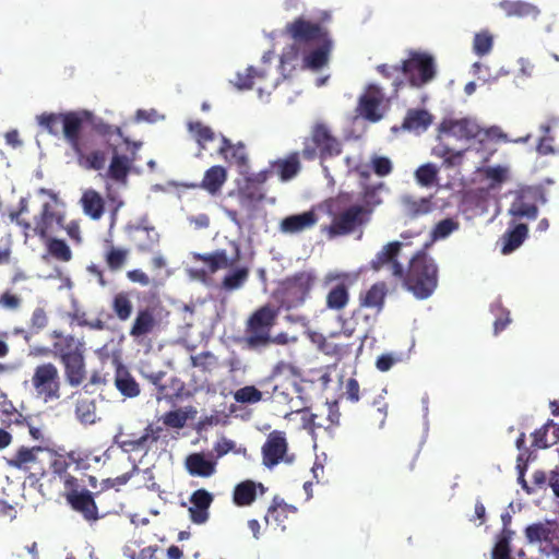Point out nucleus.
<instances>
[{"instance_id": "0eeeda50", "label": "nucleus", "mask_w": 559, "mask_h": 559, "mask_svg": "<svg viewBox=\"0 0 559 559\" xmlns=\"http://www.w3.org/2000/svg\"><path fill=\"white\" fill-rule=\"evenodd\" d=\"M31 385L37 399L47 402L61 397V377L58 367L46 361L37 365L31 377Z\"/></svg>"}, {"instance_id": "de8ad7c7", "label": "nucleus", "mask_w": 559, "mask_h": 559, "mask_svg": "<svg viewBox=\"0 0 559 559\" xmlns=\"http://www.w3.org/2000/svg\"><path fill=\"white\" fill-rule=\"evenodd\" d=\"M111 308L120 321H127L131 317L133 310L129 295L123 292L115 295Z\"/></svg>"}, {"instance_id": "7ed1b4c3", "label": "nucleus", "mask_w": 559, "mask_h": 559, "mask_svg": "<svg viewBox=\"0 0 559 559\" xmlns=\"http://www.w3.org/2000/svg\"><path fill=\"white\" fill-rule=\"evenodd\" d=\"M147 379L156 388L158 404L166 402L170 408L145 428L139 440L133 441V448H150L153 442L165 438L169 428H175V374L159 370L147 374Z\"/></svg>"}, {"instance_id": "393cba45", "label": "nucleus", "mask_w": 559, "mask_h": 559, "mask_svg": "<svg viewBox=\"0 0 559 559\" xmlns=\"http://www.w3.org/2000/svg\"><path fill=\"white\" fill-rule=\"evenodd\" d=\"M115 386L120 394L128 399H133L140 395V384L136 382L134 377L131 374L129 369L119 360H115Z\"/></svg>"}, {"instance_id": "4be33fe9", "label": "nucleus", "mask_w": 559, "mask_h": 559, "mask_svg": "<svg viewBox=\"0 0 559 559\" xmlns=\"http://www.w3.org/2000/svg\"><path fill=\"white\" fill-rule=\"evenodd\" d=\"M67 383L71 388L80 386L86 379V364L84 353L60 360Z\"/></svg>"}, {"instance_id": "dca6fc26", "label": "nucleus", "mask_w": 559, "mask_h": 559, "mask_svg": "<svg viewBox=\"0 0 559 559\" xmlns=\"http://www.w3.org/2000/svg\"><path fill=\"white\" fill-rule=\"evenodd\" d=\"M263 464L267 468H273L281 462L292 463L294 456L287 454V442L285 433L282 431H273L269 435L262 447Z\"/></svg>"}, {"instance_id": "2eb2a0df", "label": "nucleus", "mask_w": 559, "mask_h": 559, "mask_svg": "<svg viewBox=\"0 0 559 559\" xmlns=\"http://www.w3.org/2000/svg\"><path fill=\"white\" fill-rule=\"evenodd\" d=\"M93 135H96L102 142H105L108 145V156L111 155L106 177L114 180L117 183L126 185L135 158L129 157L128 155L119 154L117 152L116 145L109 142L111 135L103 138L97 135L95 132L93 133ZM109 157H107V159Z\"/></svg>"}, {"instance_id": "a19ab883", "label": "nucleus", "mask_w": 559, "mask_h": 559, "mask_svg": "<svg viewBox=\"0 0 559 559\" xmlns=\"http://www.w3.org/2000/svg\"><path fill=\"white\" fill-rule=\"evenodd\" d=\"M386 295V286L384 283H377L372 285L367 293L361 297V306L368 308H377L378 311L382 309L384 297Z\"/></svg>"}, {"instance_id": "9b49d317", "label": "nucleus", "mask_w": 559, "mask_h": 559, "mask_svg": "<svg viewBox=\"0 0 559 559\" xmlns=\"http://www.w3.org/2000/svg\"><path fill=\"white\" fill-rule=\"evenodd\" d=\"M275 318L276 311L269 306L258 309L250 317L247 326V342L250 346L258 347L269 343Z\"/></svg>"}, {"instance_id": "f257e3e1", "label": "nucleus", "mask_w": 559, "mask_h": 559, "mask_svg": "<svg viewBox=\"0 0 559 559\" xmlns=\"http://www.w3.org/2000/svg\"><path fill=\"white\" fill-rule=\"evenodd\" d=\"M38 123L52 135L63 134L72 150L76 164L85 170H103L107 165L108 145L96 135H121V128L105 122L90 110H73L60 114H41Z\"/></svg>"}, {"instance_id": "e433bc0d", "label": "nucleus", "mask_w": 559, "mask_h": 559, "mask_svg": "<svg viewBox=\"0 0 559 559\" xmlns=\"http://www.w3.org/2000/svg\"><path fill=\"white\" fill-rule=\"evenodd\" d=\"M155 323V318L150 309L140 310L130 329V335L135 338L144 336L154 330Z\"/></svg>"}, {"instance_id": "c9c22d12", "label": "nucleus", "mask_w": 559, "mask_h": 559, "mask_svg": "<svg viewBox=\"0 0 559 559\" xmlns=\"http://www.w3.org/2000/svg\"><path fill=\"white\" fill-rule=\"evenodd\" d=\"M219 154L229 163L243 166L247 163V153L242 144L233 145L225 136L221 139Z\"/></svg>"}, {"instance_id": "2f4dec72", "label": "nucleus", "mask_w": 559, "mask_h": 559, "mask_svg": "<svg viewBox=\"0 0 559 559\" xmlns=\"http://www.w3.org/2000/svg\"><path fill=\"white\" fill-rule=\"evenodd\" d=\"M81 204L84 213L93 219H99L105 212L104 199L93 189L84 191L81 198Z\"/></svg>"}, {"instance_id": "052dcab7", "label": "nucleus", "mask_w": 559, "mask_h": 559, "mask_svg": "<svg viewBox=\"0 0 559 559\" xmlns=\"http://www.w3.org/2000/svg\"><path fill=\"white\" fill-rule=\"evenodd\" d=\"M188 129L202 148H205L206 144L212 142L215 138L212 129L203 126L200 122H189Z\"/></svg>"}, {"instance_id": "774afa93", "label": "nucleus", "mask_w": 559, "mask_h": 559, "mask_svg": "<svg viewBox=\"0 0 559 559\" xmlns=\"http://www.w3.org/2000/svg\"><path fill=\"white\" fill-rule=\"evenodd\" d=\"M373 171L380 176H388L392 171V162L384 156L373 155L370 159Z\"/></svg>"}, {"instance_id": "8fccbe9b", "label": "nucleus", "mask_w": 559, "mask_h": 559, "mask_svg": "<svg viewBox=\"0 0 559 559\" xmlns=\"http://www.w3.org/2000/svg\"><path fill=\"white\" fill-rule=\"evenodd\" d=\"M525 537L530 544L550 542L551 530L548 524L534 523L525 528Z\"/></svg>"}, {"instance_id": "13d9d810", "label": "nucleus", "mask_w": 559, "mask_h": 559, "mask_svg": "<svg viewBox=\"0 0 559 559\" xmlns=\"http://www.w3.org/2000/svg\"><path fill=\"white\" fill-rule=\"evenodd\" d=\"M128 258V250L123 248H117L114 246H109L105 253V261L109 270L118 271L120 270Z\"/></svg>"}, {"instance_id": "aec40b11", "label": "nucleus", "mask_w": 559, "mask_h": 559, "mask_svg": "<svg viewBox=\"0 0 559 559\" xmlns=\"http://www.w3.org/2000/svg\"><path fill=\"white\" fill-rule=\"evenodd\" d=\"M99 495L100 491L93 493L88 490H84V492H80L79 495H72L71 498L66 501L71 509L80 513L85 521L96 522L100 516L98 514L95 497Z\"/></svg>"}, {"instance_id": "49530a36", "label": "nucleus", "mask_w": 559, "mask_h": 559, "mask_svg": "<svg viewBox=\"0 0 559 559\" xmlns=\"http://www.w3.org/2000/svg\"><path fill=\"white\" fill-rule=\"evenodd\" d=\"M438 174L439 168L432 163H427L417 168L415 179L419 186L429 188L437 183Z\"/></svg>"}, {"instance_id": "680f3d73", "label": "nucleus", "mask_w": 559, "mask_h": 559, "mask_svg": "<svg viewBox=\"0 0 559 559\" xmlns=\"http://www.w3.org/2000/svg\"><path fill=\"white\" fill-rule=\"evenodd\" d=\"M234 400L241 404H255L263 400V393L253 385H247L234 393Z\"/></svg>"}, {"instance_id": "6e6552de", "label": "nucleus", "mask_w": 559, "mask_h": 559, "mask_svg": "<svg viewBox=\"0 0 559 559\" xmlns=\"http://www.w3.org/2000/svg\"><path fill=\"white\" fill-rule=\"evenodd\" d=\"M325 159L336 156L341 153V143L334 138L329 128L321 122L313 126L311 136L305 141L302 154L308 159H313L318 155Z\"/></svg>"}, {"instance_id": "864d4df0", "label": "nucleus", "mask_w": 559, "mask_h": 559, "mask_svg": "<svg viewBox=\"0 0 559 559\" xmlns=\"http://www.w3.org/2000/svg\"><path fill=\"white\" fill-rule=\"evenodd\" d=\"M432 154L442 158L445 166L456 167L463 162L464 151H453L445 145H438L432 150Z\"/></svg>"}, {"instance_id": "6e6d98bb", "label": "nucleus", "mask_w": 559, "mask_h": 559, "mask_svg": "<svg viewBox=\"0 0 559 559\" xmlns=\"http://www.w3.org/2000/svg\"><path fill=\"white\" fill-rule=\"evenodd\" d=\"M248 275L247 267H236L225 275L222 286L226 290L238 289L246 283Z\"/></svg>"}, {"instance_id": "338daca9", "label": "nucleus", "mask_w": 559, "mask_h": 559, "mask_svg": "<svg viewBox=\"0 0 559 559\" xmlns=\"http://www.w3.org/2000/svg\"><path fill=\"white\" fill-rule=\"evenodd\" d=\"M23 299L12 290L7 289L0 294V308L8 311H17L22 307Z\"/></svg>"}, {"instance_id": "58836bf2", "label": "nucleus", "mask_w": 559, "mask_h": 559, "mask_svg": "<svg viewBox=\"0 0 559 559\" xmlns=\"http://www.w3.org/2000/svg\"><path fill=\"white\" fill-rule=\"evenodd\" d=\"M75 417L83 425L96 423V402L93 399L79 397L75 403Z\"/></svg>"}, {"instance_id": "f03ea898", "label": "nucleus", "mask_w": 559, "mask_h": 559, "mask_svg": "<svg viewBox=\"0 0 559 559\" xmlns=\"http://www.w3.org/2000/svg\"><path fill=\"white\" fill-rule=\"evenodd\" d=\"M286 32L294 39V44L285 49L281 57V71L286 80L302 55V66L306 69L319 70L329 62L333 41L328 32L319 24L304 17L287 24Z\"/></svg>"}, {"instance_id": "20e7f679", "label": "nucleus", "mask_w": 559, "mask_h": 559, "mask_svg": "<svg viewBox=\"0 0 559 559\" xmlns=\"http://www.w3.org/2000/svg\"><path fill=\"white\" fill-rule=\"evenodd\" d=\"M438 273L436 261L425 253H418L411 260L405 285L416 298L427 299L438 286Z\"/></svg>"}, {"instance_id": "5701e85b", "label": "nucleus", "mask_w": 559, "mask_h": 559, "mask_svg": "<svg viewBox=\"0 0 559 559\" xmlns=\"http://www.w3.org/2000/svg\"><path fill=\"white\" fill-rule=\"evenodd\" d=\"M313 276L311 273L302 272L287 280L285 290L290 302L294 305L305 300L313 285Z\"/></svg>"}, {"instance_id": "f8f14e48", "label": "nucleus", "mask_w": 559, "mask_h": 559, "mask_svg": "<svg viewBox=\"0 0 559 559\" xmlns=\"http://www.w3.org/2000/svg\"><path fill=\"white\" fill-rule=\"evenodd\" d=\"M63 223L64 214L58 211L55 204L45 202L40 212L34 216L31 236H37L43 240L48 239L50 235L63 227Z\"/></svg>"}, {"instance_id": "37998d69", "label": "nucleus", "mask_w": 559, "mask_h": 559, "mask_svg": "<svg viewBox=\"0 0 559 559\" xmlns=\"http://www.w3.org/2000/svg\"><path fill=\"white\" fill-rule=\"evenodd\" d=\"M299 168L300 165L296 154L278 160L273 165V170L278 175L282 181L290 180L297 175Z\"/></svg>"}, {"instance_id": "6ab92c4d", "label": "nucleus", "mask_w": 559, "mask_h": 559, "mask_svg": "<svg viewBox=\"0 0 559 559\" xmlns=\"http://www.w3.org/2000/svg\"><path fill=\"white\" fill-rule=\"evenodd\" d=\"M538 191L535 189H523L516 193L512 202L509 214L516 218L535 219L538 215V209L535 204V199Z\"/></svg>"}, {"instance_id": "f3484780", "label": "nucleus", "mask_w": 559, "mask_h": 559, "mask_svg": "<svg viewBox=\"0 0 559 559\" xmlns=\"http://www.w3.org/2000/svg\"><path fill=\"white\" fill-rule=\"evenodd\" d=\"M402 246V241H393L385 245L370 262L372 270L380 271L386 266L393 276L403 278V266L395 260Z\"/></svg>"}, {"instance_id": "4468645a", "label": "nucleus", "mask_w": 559, "mask_h": 559, "mask_svg": "<svg viewBox=\"0 0 559 559\" xmlns=\"http://www.w3.org/2000/svg\"><path fill=\"white\" fill-rule=\"evenodd\" d=\"M385 109V97L382 91L377 85H368L359 97L358 114L369 121L377 122L382 119Z\"/></svg>"}, {"instance_id": "0e129e2a", "label": "nucleus", "mask_w": 559, "mask_h": 559, "mask_svg": "<svg viewBox=\"0 0 559 559\" xmlns=\"http://www.w3.org/2000/svg\"><path fill=\"white\" fill-rule=\"evenodd\" d=\"M141 469L135 465L131 464V469L123 473L115 478H106L100 483V491L108 490L110 488H119L126 485L134 475H139Z\"/></svg>"}, {"instance_id": "a878e982", "label": "nucleus", "mask_w": 559, "mask_h": 559, "mask_svg": "<svg viewBox=\"0 0 559 559\" xmlns=\"http://www.w3.org/2000/svg\"><path fill=\"white\" fill-rule=\"evenodd\" d=\"M264 495L266 489L261 483L253 480H243L239 483L233 493L234 503L238 507H246L253 503L257 498V493Z\"/></svg>"}, {"instance_id": "1a4fd4ad", "label": "nucleus", "mask_w": 559, "mask_h": 559, "mask_svg": "<svg viewBox=\"0 0 559 559\" xmlns=\"http://www.w3.org/2000/svg\"><path fill=\"white\" fill-rule=\"evenodd\" d=\"M46 453H49V450L44 447L22 445L7 459V465L11 468L23 471L34 476H43L46 472L43 455Z\"/></svg>"}, {"instance_id": "473e14b6", "label": "nucleus", "mask_w": 559, "mask_h": 559, "mask_svg": "<svg viewBox=\"0 0 559 559\" xmlns=\"http://www.w3.org/2000/svg\"><path fill=\"white\" fill-rule=\"evenodd\" d=\"M267 73L263 70H257L254 67H248L245 72H238L231 84L239 91L250 90L258 84L259 81L266 80Z\"/></svg>"}, {"instance_id": "c03bdc74", "label": "nucleus", "mask_w": 559, "mask_h": 559, "mask_svg": "<svg viewBox=\"0 0 559 559\" xmlns=\"http://www.w3.org/2000/svg\"><path fill=\"white\" fill-rule=\"evenodd\" d=\"M514 532L510 528H503L501 533L497 536V540L495 547L492 549V559H511L510 556V543Z\"/></svg>"}, {"instance_id": "c85d7f7f", "label": "nucleus", "mask_w": 559, "mask_h": 559, "mask_svg": "<svg viewBox=\"0 0 559 559\" xmlns=\"http://www.w3.org/2000/svg\"><path fill=\"white\" fill-rule=\"evenodd\" d=\"M226 180V169L223 166H212L205 171L200 187L207 191L210 194L216 195L221 192V189Z\"/></svg>"}, {"instance_id": "a211bd4d", "label": "nucleus", "mask_w": 559, "mask_h": 559, "mask_svg": "<svg viewBox=\"0 0 559 559\" xmlns=\"http://www.w3.org/2000/svg\"><path fill=\"white\" fill-rule=\"evenodd\" d=\"M185 467L193 477L209 478L216 473L217 460L211 452H195L186 457Z\"/></svg>"}, {"instance_id": "a18cd8bd", "label": "nucleus", "mask_w": 559, "mask_h": 559, "mask_svg": "<svg viewBox=\"0 0 559 559\" xmlns=\"http://www.w3.org/2000/svg\"><path fill=\"white\" fill-rule=\"evenodd\" d=\"M45 241L49 254L56 260L69 262L72 259V251L64 240L49 237Z\"/></svg>"}, {"instance_id": "ea45409f", "label": "nucleus", "mask_w": 559, "mask_h": 559, "mask_svg": "<svg viewBox=\"0 0 559 559\" xmlns=\"http://www.w3.org/2000/svg\"><path fill=\"white\" fill-rule=\"evenodd\" d=\"M0 420L5 427L23 426L26 423V418L8 400L0 402Z\"/></svg>"}, {"instance_id": "9d476101", "label": "nucleus", "mask_w": 559, "mask_h": 559, "mask_svg": "<svg viewBox=\"0 0 559 559\" xmlns=\"http://www.w3.org/2000/svg\"><path fill=\"white\" fill-rule=\"evenodd\" d=\"M402 70L413 86L427 84L436 74L432 56L418 51L409 52L408 58L403 61Z\"/></svg>"}, {"instance_id": "4d7b16f0", "label": "nucleus", "mask_w": 559, "mask_h": 559, "mask_svg": "<svg viewBox=\"0 0 559 559\" xmlns=\"http://www.w3.org/2000/svg\"><path fill=\"white\" fill-rule=\"evenodd\" d=\"M460 223L455 218H444L440 221L431 230V239L433 241L447 239L451 234L456 231Z\"/></svg>"}, {"instance_id": "cd10ccee", "label": "nucleus", "mask_w": 559, "mask_h": 559, "mask_svg": "<svg viewBox=\"0 0 559 559\" xmlns=\"http://www.w3.org/2000/svg\"><path fill=\"white\" fill-rule=\"evenodd\" d=\"M131 239L139 251L151 252L158 246L159 234L153 227H136L131 231Z\"/></svg>"}, {"instance_id": "3c124183", "label": "nucleus", "mask_w": 559, "mask_h": 559, "mask_svg": "<svg viewBox=\"0 0 559 559\" xmlns=\"http://www.w3.org/2000/svg\"><path fill=\"white\" fill-rule=\"evenodd\" d=\"M49 314L45 307L37 306L33 309L31 317L27 321V325L34 335L39 334L43 330L48 326Z\"/></svg>"}, {"instance_id": "bb28decb", "label": "nucleus", "mask_w": 559, "mask_h": 559, "mask_svg": "<svg viewBox=\"0 0 559 559\" xmlns=\"http://www.w3.org/2000/svg\"><path fill=\"white\" fill-rule=\"evenodd\" d=\"M499 7L507 16L532 17L536 20L540 14L537 5L522 0H503L499 3Z\"/></svg>"}, {"instance_id": "ddd939ff", "label": "nucleus", "mask_w": 559, "mask_h": 559, "mask_svg": "<svg viewBox=\"0 0 559 559\" xmlns=\"http://www.w3.org/2000/svg\"><path fill=\"white\" fill-rule=\"evenodd\" d=\"M439 139L443 136H451L459 141L471 140L478 138L484 130L472 118H445L438 127Z\"/></svg>"}, {"instance_id": "79ce46f5", "label": "nucleus", "mask_w": 559, "mask_h": 559, "mask_svg": "<svg viewBox=\"0 0 559 559\" xmlns=\"http://www.w3.org/2000/svg\"><path fill=\"white\" fill-rule=\"evenodd\" d=\"M237 197L240 206L247 212L251 213L255 205L262 200L263 193L259 188L247 185L246 187L239 189Z\"/></svg>"}, {"instance_id": "b1692460", "label": "nucleus", "mask_w": 559, "mask_h": 559, "mask_svg": "<svg viewBox=\"0 0 559 559\" xmlns=\"http://www.w3.org/2000/svg\"><path fill=\"white\" fill-rule=\"evenodd\" d=\"M213 502V496L205 489L195 490L190 497L188 508L190 519L195 524H203L209 519V509Z\"/></svg>"}, {"instance_id": "423d86ee", "label": "nucleus", "mask_w": 559, "mask_h": 559, "mask_svg": "<svg viewBox=\"0 0 559 559\" xmlns=\"http://www.w3.org/2000/svg\"><path fill=\"white\" fill-rule=\"evenodd\" d=\"M358 278L359 272L329 271L322 280V286L329 288L325 298L326 308L334 311L345 309L349 302L348 289Z\"/></svg>"}, {"instance_id": "72a5a7b5", "label": "nucleus", "mask_w": 559, "mask_h": 559, "mask_svg": "<svg viewBox=\"0 0 559 559\" xmlns=\"http://www.w3.org/2000/svg\"><path fill=\"white\" fill-rule=\"evenodd\" d=\"M534 445L540 449L548 448L559 442V424L549 420L540 429L534 432Z\"/></svg>"}, {"instance_id": "f704fd0d", "label": "nucleus", "mask_w": 559, "mask_h": 559, "mask_svg": "<svg viewBox=\"0 0 559 559\" xmlns=\"http://www.w3.org/2000/svg\"><path fill=\"white\" fill-rule=\"evenodd\" d=\"M404 212L413 217L425 215L433 210L431 198H415L412 195H404L402 198Z\"/></svg>"}, {"instance_id": "4c0bfd02", "label": "nucleus", "mask_w": 559, "mask_h": 559, "mask_svg": "<svg viewBox=\"0 0 559 559\" xmlns=\"http://www.w3.org/2000/svg\"><path fill=\"white\" fill-rule=\"evenodd\" d=\"M527 226L518 224L513 229L509 230L502 238V253L509 254L518 249L527 237Z\"/></svg>"}, {"instance_id": "603ef678", "label": "nucleus", "mask_w": 559, "mask_h": 559, "mask_svg": "<svg viewBox=\"0 0 559 559\" xmlns=\"http://www.w3.org/2000/svg\"><path fill=\"white\" fill-rule=\"evenodd\" d=\"M52 459L50 461V467L52 469V473L58 475L59 477L63 478L66 475H68V468L70 467L71 463L78 462L75 459V453L70 452L68 455L57 454V453H49Z\"/></svg>"}, {"instance_id": "09e8293b", "label": "nucleus", "mask_w": 559, "mask_h": 559, "mask_svg": "<svg viewBox=\"0 0 559 559\" xmlns=\"http://www.w3.org/2000/svg\"><path fill=\"white\" fill-rule=\"evenodd\" d=\"M202 261L204 263V273H215L218 270L227 269L231 264L225 251H216L204 255Z\"/></svg>"}, {"instance_id": "bf43d9fd", "label": "nucleus", "mask_w": 559, "mask_h": 559, "mask_svg": "<svg viewBox=\"0 0 559 559\" xmlns=\"http://www.w3.org/2000/svg\"><path fill=\"white\" fill-rule=\"evenodd\" d=\"M28 203L25 199H21L19 203V209L14 212L10 213L11 222L15 223L23 230L24 236L27 238L31 236L32 223L22 217L24 214H28Z\"/></svg>"}, {"instance_id": "69168bd1", "label": "nucleus", "mask_w": 559, "mask_h": 559, "mask_svg": "<svg viewBox=\"0 0 559 559\" xmlns=\"http://www.w3.org/2000/svg\"><path fill=\"white\" fill-rule=\"evenodd\" d=\"M216 452V460L226 455L228 452H235L239 455H247V449L245 447L236 448V443L227 438H221L214 445Z\"/></svg>"}, {"instance_id": "e2e57ef3", "label": "nucleus", "mask_w": 559, "mask_h": 559, "mask_svg": "<svg viewBox=\"0 0 559 559\" xmlns=\"http://www.w3.org/2000/svg\"><path fill=\"white\" fill-rule=\"evenodd\" d=\"M493 46V36L487 32L483 31L474 36L473 40V50L477 56H486L488 55Z\"/></svg>"}, {"instance_id": "c756f323", "label": "nucleus", "mask_w": 559, "mask_h": 559, "mask_svg": "<svg viewBox=\"0 0 559 559\" xmlns=\"http://www.w3.org/2000/svg\"><path fill=\"white\" fill-rule=\"evenodd\" d=\"M52 350L59 360H63L76 354L84 353V344L78 341L73 335L69 334L61 337V340L53 342Z\"/></svg>"}, {"instance_id": "412c9836", "label": "nucleus", "mask_w": 559, "mask_h": 559, "mask_svg": "<svg viewBox=\"0 0 559 559\" xmlns=\"http://www.w3.org/2000/svg\"><path fill=\"white\" fill-rule=\"evenodd\" d=\"M319 221V216L314 210L304 213L289 215L280 223V230L283 234H299L313 227Z\"/></svg>"}, {"instance_id": "7c9ffc66", "label": "nucleus", "mask_w": 559, "mask_h": 559, "mask_svg": "<svg viewBox=\"0 0 559 559\" xmlns=\"http://www.w3.org/2000/svg\"><path fill=\"white\" fill-rule=\"evenodd\" d=\"M432 122V116L424 109H412L407 112L403 128L414 133H421L427 130V128Z\"/></svg>"}, {"instance_id": "5fc2aeb1", "label": "nucleus", "mask_w": 559, "mask_h": 559, "mask_svg": "<svg viewBox=\"0 0 559 559\" xmlns=\"http://www.w3.org/2000/svg\"><path fill=\"white\" fill-rule=\"evenodd\" d=\"M131 559H175V545L168 546L167 549L148 546L143 548L136 558L132 555Z\"/></svg>"}, {"instance_id": "39448f33", "label": "nucleus", "mask_w": 559, "mask_h": 559, "mask_svg": "<svg viewBox=\"0 0 559 559\" xmlns=\"http://www.w3.org/2000/svg\"><path fill=\"white\" fill-rule=\"evenodd\" d=\"M329 212L333 216L331 231L335 234H348L368 219V211L361 205L350 204L348 194L331 201Z\"/></svg>"}]
</instances>
